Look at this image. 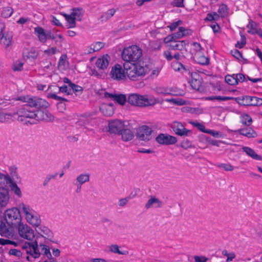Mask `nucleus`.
<instances>
[{
  "label": "nucleus",
  "instance_id": "obj_39",
  "mask_svg": "<svg viewBox=\"0 0 262 262\" xmlns=\"http://www.w3.org/2000/svg\"><path fill=\"white\" fill-rule=\"evenodd\" d=\"M63 16H64L66 20L70 24V26L69 28H74L76 26L75 22V18L73 17L71 14L68 15L67 14H64Z\"/></svg>",
  "mask_w": 262,
  "mask_h": 262
},
{
  "label": "nucleus",
  "instance_id": "obj_61",
  "mask_svg": "<svg viewBox=\"0 0 262 262\" xmlns=\"http://www.w3.org/2000/svg\"><path fill=\"white\" fill-rule=\"evenodd\" d=\"M235 79L237 82H243L246 80L245 76L241 73L235 74Z\"/></svg>",
  "mask_w": 262,
  "mask_h": 262
},
{
  "label": "nucleus",
  "instance_id": "obj_10",
  "mask_svg": "<svg viewBox=\"0 0 262 262\" xmlns=\"http://www.w3.org/2000/svg\"><path fill=\"white\" fill-rule=\"evenodd\" d=\"M19 235L27 240L31 241L34 237V231L27 224L20 223L17 226Z\"/></svg>",
  "mask_w": 262,
  "mask_h": 262
},
{
  "label": "nucleus",
  "instance_id": "obj_36",
  "mask_svg": "<svg viewBox=\"0 0 262 262\" xmlns=\"http://www.w3.org/2000/svg\"><path fill=\"white\" fill-rule=\"evenodd\" d=\"M104 46V44L102 42L98 41L96 42L94 44L91 45V50L92 51H88V54H91L93 52L98 51L102 49Z\"/></svg>",
  "mask_w": 262,
  "mask_h": 262
},
{
  "label": "nucleus",
  "instance_id": "obj_52",
  "mask_svg": "<svg viewBox=\"0 0 262 262\" xmlns=\"http://www.w3.org/2000/svg\"><path fill=\"white\" fill-rule=\"evenodd\" d=\"M48 97L49 98H53L55 100H60V101H67V99L64 98H63V97H59L57 95H56V94L55 93H50L48 94Z\"/></svg>",
  "mask_w": 262,
  "mask_h": 262
},
{
  "label": "nucleus",
  "instance_id": "obj_20",
  "mask_svg": "<svg viewBox=\"0 0 262 262\" xmlns=\"http://www.w3.org/2000/svg\"><path fill=\"white\" fill-rule=\"evenodd\" d=\"M171 67L174 71L181 72L186 77H187V74H190L189 69L186 68L183 64L178 61L173 62L171 63Z\"/></svg>",
  "mask_w": 262,
  "mask_h": 262
},
{
  "label": "nucleus",
  "instance_id": "obj_35",
  "mask_svg": "<svg viewBox=\"0 0 262 262\" xmlns=\"http://www.w3.org/2000/svg\"><path fill=\"white\" fill-rule=\"evenodd\" d=\"M114 100L122 105H124L125 102L127 101L125 95L122 94H116Z\"/></svg>",
  "mask_w": 262,
  "mask_h": 262
},
{
  "label": "nucleus",
  "instance_id": "obj_40",
  "mask_svg": "<svg viewBox=\"0 0 262 262\" xmlns=\"http://www.w3.org/2000/svg\"><path fill=\"white\" fill-rule=\"evenodd\" d=\"M225 81L230 85H235L237 84V82L235 79V74L232 75H228L225 76Z\"/></svg>",
  "mask_w": 262,
  "mask_h": 262
},
{
  "label": "nucleus",
  "instance_id": "obj_45",
  "mask_svg": "<svg viewBox=\"0 0 262 262\" xmlns=\"http://www.w3.org/2000/svg\"><path fill=\"white\" fill-rule=\"evenodd\" d=\"M232 55L238 60H241L242 58L244 61L245 63H248V60L244 58L242 56V54L237 49H234L231 51Z\"/></svg>",
  "mask_w": 262,
  "mask_h": 262
},
{
  "label": "nucleus",
  "instance_id": "obj_48",
  "mask_svg": "<svg viewBox=\"0 0 262 262\" xmlns=\"http://www.w3.org/2000/svg\"><path fill=\"white\" fill-rule=\"evenodd\" d=\"M198 62L202 65H207L209 63V59L204 55H200L198 58Z\"/></svg>",
  "mask_w": 262,
  "mask_h": 262
},
{
  "label": "nucleus",
  "instance_id": "obj_58",
  "mask_svg": "<svg viewBox=\"0 0 262 262\" xmlns=\"http://www.w3.org/2000/svg\"><path fill=\"white\" fill-rule=\"evenodd\" d=\"M57 174H58V173L56 172L53 175H51V174L48 175L46 177V178L45 179L44 182L43 183V186H46L47 185L48 183L51 180V179L55 178L57 176Z\"/></svg>",
  "mask_w": 262,
  "mask_h": 262
},
{
  "label": "nucleus",
  "instance_id": "obj_38",
  "mask_svg": "<svg viewBox=\"0 0 262 262\" xmlns=\"http://www.w3.org/2000/svg\"><path fill=\"white\" fill-rule=\"evenodd\" d=\"M81 9L79 8H74L73 9V11L71 13V15L75 18L76 20H78L79 21L81 20V16L82 13L81 12Z\"/></svg>",
  "mask_w": 262,
  "mask_h": 262
},
{
  "label": "nucleus",
  "instance_id": "obj_50",
  "mask_svg": "<svg viewBox=\"0 0 262 262\" xmlns=\"http://www.w3.org/2000/svg\"><path fill=\"white\" fill-rule=\"evenodd\" d=\"M24 65V62L20 61H16L13 64L12 66V69L14 71H21L23 69V66Z\"/></svg>",
  "mask_w": 262,
  "mask_h": 262
},
{
  "label": "nucleus",
  "instance_id": "obj_26",
  "mask_svg": "<svg viewBox=\"0 0 262 262\" xmlns=\"http://www.w3.org/2000/svg\"><path fill=\"white\" fill-rule=\"evenodd\" d=\"M100 111L106 116H111L114 113V105H108L106 103L100 106Z\"/></svg>",
  "mask_w": 262,
  "mask_h": 262
},
{
  "label": "nucleus",
  "instance_id": "obj_31",
  "mask_svg": "<svg viewBox=\"0 0 262 262\" xmlns=\"http://www.w3.org/2000/svg\"><path fill=\"white\" fill-rule=\"evenodd\" d=\"M38 229L45 235V236L41 235L42 236H43L45 238L50 240L51 242H53L52 239V237H53V234L49 229L46 227L42 226L39 227Z\"/></svg>",
  "mask_w": 262,
  "mask_h": 262
},
{
  "label": "nucleus",
  "instance_id": "obj_53",
  "mask_svg": "<svg viewBox=\"0 0 262 262\" xmlns=\"http://www.w3.org/2000/svg\"><path fill=\"white\" fill-rule=\"evenodd\" d=\"M13 245L14 246H17V243L12 241L9 239L1 238V245Z\"/></svg>",
  "mask_w": 262,
  "mask_h": 262
},
{
  "label": "nucleus",
  "instance_id": "obj_3",
  "mask_svg": "<svg viewBox=\"0 0 262 262\" xmlns=\"http://www.w3.org/2000/svg\"><path fill=\"white\" fill-rule=\"evenodd\" d=\"M127 102L133 105L139 107L152 106L157 103L156 99H148L144 96L137 94H130L128 97Z\"/></svg>",
  "mask_w": 262,
  "mask_h": 262
},
{
  "label": "nucleus",
  "instance_id": "obj_33",
  "mask_svg": "<svg viewBox=\"0 0 262 262\" xmlns=\"http://www.w3.org/2000/svg\"><path fill=\"white\" fill-rule=\"evenodd\" d=\"M13 118H16L15 113H7L4 112H1V122H8L9 120H12Z\"/></svg>",
  "mask_w": 262,
  "mask_h": 262
},
{
  "label": "nucleus",
  "instance_id": "obj_7",
  "mask_svg": "<svg viewBox=\"0 0 262 262\" xmlns=\"http://www.w3.org/2000/svg\"><path fill=\"white\" fill-rule=\"evenodd\" d=\"M19 207L25 214L26 219L28 223L36 227L40 225L41 220L37 216L34 215L32 213V210L30 208L29 206H26L24 203H21L19 205Z\"/></svg>",
  "mask_w": 262,
  "mask_h": 262
},
{
  "label": "nucleus",
  "instance_id": "obj_64",
  "mask_svg": "<svg viewBox=\"0 0 262 262\" xmlns=\"http://www.w3.org/2000/svg\"><path fill=\"white\" fill-rule=\"evenodd\" d=\"M57 50L56 47H52L49 49L45 50L44 52L48 55H52L55 54L56 53Z\"/></svg>",
  "mask_w": 262,
  "mask_h": 262
},
{
  "label": "nucleus",
  "instance_id": "obj_29",
  "mask_svg": "<svg viewBox=\"0 0 262 262\" xmlns=\"http://www.w3.org/2000/svg\"><path fill=\"white\" fill-rule=\"evenodd\" d=\"M243 150L246 153V154L252 159L257 160H262V157L256 154L255 151L250 147L244 146L242 147Z\"/></svg>",
  "mask_w": 262,
  "mask_h": 262
},
{
  "label": "nucleus",
  "instance_id": "obj_17",
  "mask_svg": "<svg viewBox=\"0 0 262 262\" xmlns=\"http://www.w3.org/2000/svg\"><path fill=\"white\" fill-rule=\"evenodd\" d=\"M14 226H7L3 221H1V236L8 238L13 236V227Z\"/></svg>",
  "mask_w": 262,
  "mask_h": 262
},
{
  "label": "nucleus",
  "instance_id": "obj_62",
  "mask_svg": "<svg viewBox=\"0 0 262 262\" xmlns=\"http://www.w3.org/2000/svg\"><path fill=\"white\" fill-rule=\"evenodd\" d=\"M182 23V21L179 20L177 21L172 23L170 25L168 26V27L169 28L170 31H172L174 30L178 26L181 25Z\"/></svg>",
  "mask_w": 262,
  "mask_h": 262
},
{
  "label": "nucleus",
  "instance_id": "obj_8",
  "mask_svg": "<svg viewBox=\"0 0 262 262\" xmlns=\"http://www.w3.org/2000/svg\"><path fill=\"white\" fill-rule=\"evenodd\" d=\"M234 99L239 104L242 105L259 106L262 105V99L257 97L245 96Z\"/></svg>",
  "mask_w": 262,
  "mask_h": 262
},
{
  "label": "nucleus",
  "instance_id": "obj_12",
  "mask_svg": "<svg viewBox=\"0 0 262 262\" xmlns=\"http://www.w3.org/2000/svg\"><path fill=\"white\" fill-rule=\"evenodd\" d=\"M187 78H190L189 83L192 88L197 91H200L202 86V79L199 74L196 72H191L187 75Z\"/></svg>",
  "mask_w": 262,
  "mask_h": 262
},
{
  "label": "nucleus",
  "instance_id": "obj_11",
  "mask_svg": "<svg viewBox=\"0 0 262 262\" xmlns=\"http://www.w3.org/2000/svg\"><path fill=\"white\" fill-rule=\"evenodd\" d=\"M125 123V121L118 119L110 121L108 123V132L111 134L119 135L126 125Z\"/></svg>",
  "mask_w": 262,
  "mask_h": 262
},
{
  "label": "nucleus",
  "instance_id": "obj_59",
  "mask_svg": "<svg viewBox=\"0 0 262 262\" xmlns=\"http://www.w3.org/2000/svg\"><path fill=\"white\" fill-rule=\"evenodd\" d=\"M9 253L10 255H14L17 257H20L22 254V253L20 250L15 249H10L9 251Z\"/></svg>",
  "mask_w": 262,
  "mask_h": 262
},
{
  "label": "nucleus",
  "instance_id": "obj_30",
  "mask_svg": "<svg viewBox=\"0 0 262 262\" xmlns=\"http://www.w3.org/2000/svg\"><path fill=\"white\" fill-rule=\"evenodd\" d=\"M35 32L38 36L39 40L41 42H45L47 41V32L41 27H36L34 29Z\"/></svg>",
  "mask_w": 262,
  "mask_h": 262
},
{
  "label": "nucleus",
  "instance_id": "obj_55",
  "mask_svg": "<svg viewBox=\"0 0 262 262\" xmlns=\"http://www.w3.org/2000/svg\"><path fill=\"white\" fill-rule=\"evenodd\" d=\"M184 0H173L171 3V5L173 7H184Z\"/></svg>",
  "mask_w": 262,
  "mask_h": 262
},
{
  "label": "nucleus",
  "instance_id": "obj_41",
  "mask_svg": "<svg viewBox=\"0 0 262 262\" xmlns=\"http://www.w3.org/2000/svg\"><path fill=\"white\" fill-rule=\"evenodd\" d=\"M234 98L230 97H226V96H211L206 98V99L209 100H217L219 101H226L228 100H232L234 99Z\"/></svg>",
  "mask_w": 262,
  "mask_h": 262
},
{
  "label": "nucleus",
  "instance_id": "obj_16",
  "mask_svg": "<svg viewBox=\"0 0 262 262\" xmlns=\"http://www.w3.org/2000/svg\"><path fill=\"white\" fill-rule=\"evenodd\" d=\"M172 128L174 132L180 136H187L190 130L184 127L183 125L179 122H174Z\"/></svg>",
  "mask_w": 262,
  "mask_h": 262
},
{
  "label": "nucleus",
  "instance_id": "obj_63",
  "mask_svg": "<svg viewBox=\"0 0 262 262\" xmlns=\"http://www.w3.org/2000/svg\"><path fill=\"white\" fill-rule=\"evenodd\" d=\"M129 199H130L129 197H126V198L119 200V202H118L119 206H121V207L124 206L127 204V203L128 202Z\"/></svg>",
  "mask_w": 262,
  "mask_h": 262
},
{
  "label": "nucleus",
  "instance_id": "obj_32",
  "mask_svg": "<svg viewBox=\"0 0 262 262\" xmlns=\"http://www.w3.org/2000/svg\"><path fill=\"white\" fill-rule=\"evenodd\" d=\"M240 122L245 126H249L252 123V119L249 115L244 114L240 116Z\"/></svg>",
  "mask_w": 262,
  "mask_h": 262
},
{
  "label": "nucleus",
  "instance_id": "obj_42",
  "mask_svg": "<svg viewBox=\"0 0 262 262\" xmlns=\"http://www.w3.org/2000/svg\"><path fill=\"white\" fill-rule=\"evenodd\" d=\"M169 49L170 50H182L183 48H182L181 44L179 41L175 40L173 41L172 43H170L169 45Z\"/></svg>",
  "mask_w": 262,
  "mask_h": 262
},
{
  "label": "nucleus",
  "instance_id": "obj_9",
  "mask_svg": "<svg viewBox=\"0 0 262 262\" xmlns=\"http://www.w3.org/2000/svg\"><path fill=\"white\" fill-rule=\"evenodd\" d=\"M154 130L147 125L140 127L137 132V138L144 142H148L152 139V133Z\"/></svg>",
  "mask_w": 262,
  "mask_h": 262
},
{
  "label": "nucleus",
  "instance_id": "obj_47",
  "mask_svg": "<svg viewBox=\"0 0 262 262\" xmlns=\"http://www.w3.org/2000/svg\"><path fill=\"white\" fill-rule=\"evenodd\" d=\"M189 123L193 125L194 126L197 127L198 129H199L200 131L203 132V133H207L208 130H206L205 129V126L200 123H199L198 122H193V121H190Z\"/></svg>",
  "mask_w": 262,
  "mask_h": 262
},
{
  "label": "nucleus",
  "instance_id": "obj_19",
  "mask_svg": "<svg viewBox=\"0 0 262 262\" xmlns=\"http://www.w3.org/2000/svg\"><path fill=\"white\" fill-rule=\"evenodd\" d=\"M13 34L12 32H7L3 34L1 36V41L5 45V49L6 51H9L11 45Z\"/></svg>",
  "mask_w": 262,
  "mask_h": 262
},
{
  "label": "nucleus",
  "instance_id": "obj_56",
  "mask_svg": "<svg viewBox=\"0 0 262 262\" xmlns=\"http://www.w3.org/2000/svg\"><path fill=\"white\" fill-rule=\"evenodd\" d=\"M71 91L76 93V92H80L82 93L83 91V88L79 85H76L75 84H72V87L71 88Z\"/></svg>",
  "mask_w": 262,
  "mask_h": 262
},
{
  "label": "nucleus",
  "instance_id": "obj_34",
  "mask_svg": "<svg viewBox=\"0 0 262 262\" xmlns=\"http://www.w3.org/2000/svg\"><path fill=\"white\" fill-rule=\"evenodd\" d=\"M110 251L115 254H118L120 255H127L128 254L127 251H120L119 250V247L117 245H111L108 246Z\"/></svg>",
  "mask_w": 262,
  "mask_h": 262
},
{
  "label": "nucleus",
  "instance_id": "obj_49",
  "mask_svg": "<svg viewBox=\"0 0 262 262\" xmlns=\"http://www.w3.org/2000/svg\"><path fill=\"white\" fill-rule=\"evenodd\" d=\"M179 30L181 31L183 37L190 36L192 33V31L191 29H185L183 27H179Z\"/></svg>",
  "mask_w": 262,
  "mask_h": 262
},
{
  "label": "nucleus",
  "instance_id": "obj_46",
  "mask_svg": "<svg viewBox=\"0 0 262 262\" xmlns=\"http://www.w3.org/2000/svg\"><path fill=\"white\" fill-rule=\"evenodd\" d=\"M13 12V10L11 7H6L4 8L1 15L5 18H7L12 14Z\"/></svg>",
  "mask_w": 262,
  "mask_h": 262
},
{
  "label": "nucleus",
  "instance_id": "obj_15",
  "mask_svg": "<svg viewBox=\"0 0 262 262\" xmlns=\"http://www.w3.org/2000/svg\"><path fill=\"white\" fill-rule=\"evenodd\" d=\"M110 75L113 79L116 80H121L125 78V70L119 64H116L112 67Z\"/></svg>",
  "mask_w": 262,
  "mask_h": 262
},
{
  "label": "nucleus",
  "instance_id": "obj_37",
  "mask_svg": "<svg viewBox=\"0 0 262 262\" xmlns=\"http://www.w3.org/2000/svg\"><path fill=\"white\" fill-rule=\"evenodd\" d=\"M90 180V175L88 173L81 174L76 178L77 182L79 184H83L86 182H89Z\"/></svg>",
  "mask_w": 262,
  "mask_h": 262
},
{
  "label": "nucleus",
  "instance_id": "obj_1",
  "mask_svg": "<svg viewBox=\"0 0 262 262\" xmlns=\"http://www.w3.org/2000/svg\"><path fill=\"white\" fill-rule=\"evenodd\" d=\"M22 100L27 104L15 113L17 119L20 122L25 121L27 118L37 119V111L30 110L29 107L46 108L49 106L46 100L36 97L26 96Z\"/></svg>",
  "mask_w": 262,
  "mask_h": 262
},
{
  "label": "nucleus",
  "instance_id": "obj_5",
  "mask_svg": "<svg viewBox=\"0 0 262 262\" xmlns=\"http://www.w3.org/2000/svg\"><path fill=\"white\" fill-rule=\"evenodd\" d=\"M3 219L8 226H16L21 222V220L20 212L16 208L6 210Z\"/></svg>",
  "mask_w": 262,
  "mask_h": 262
},
{
  "label": "nucleus",
  "instance_id": "obj_51",
  "mask_svg": "<svg viewBox=\"0 0 262 262\" xmlns=\"http://www.w3.org/2000/svg\"><path fill=\"white\" fill-rule=\"evenodd\" d=\"M246 43V38L244 35H241V41H238L235 44V47L241 49L243 48V47Z\"/></svg>",
  "mask_w": 262,
  "mask_h": 262
},
{
  "label": "nucleus",
  "instance_id": "obj_14",
  "mask_svg": "<svg viewBox=\"0 0 262 262\" xmlns=\"http://www.w3.org/2000/svg\"><path fill=\"white\" fill-rule=\"evenodd\" d=\"M156 141L160 144L171 145L175 144L177 139L174 136L161 133L156 138Z\"/></svg>",
  "mask_w": 262,
  "mask_h": 262
},
{
  "label": "nucleus",
  "instance_id": "obj_6",
  "mask_svg": "<svg viewBox=\"0 0 262 262\" xmlns=\"http://www.w3.org/2000/svg\"><path fill=\"white\" fill-rule=\"evenodd\" d=\"M23 249L25 250L27 254H29L26 257L28 261H32L31 258H36L40 256V253L38 249V245L36 241L33 243H26L23 246Z\"/></svg>",
  "mask_w": 262,
  "mask_h": 262
},
{
  "label": "nucleus",
  "instance_id": "obj_27",
  "mask_svg": "<svg viewBox=\"0 0 262 262\" xmlns=\"http://www.w3.org/2000/svg\"><path fill=\"white\" fill-rule=\"evenodd\" d=\"M48 90H51V91L58 90V93H65L68 95L72 94L71 88H69L66 85H63L60 87L50 85L48 87Z\"/></svg>",
  "mask_w": 262,
  "mask_h": 262
},
{
  "label": "nucleus",
  "instance_id": "obj_18",
  "mask_svg": "<svg viewBox=\"0 0 262 262\" xmlns=\"http://www.w3.org/2000/svg\"><path fill=\"white\" fill-rule=\"evenodd\" d=\"M110 56L107 55H104L99 58L96 62V65L99 70L106 69L108 65Z\"/></svg>",
  "mask_w": 262,
  "mask_h": 262
},
{
  "label": "nucleus",
  "instance_id": "obj_2",
  "mask_svg": "<svg viewBox=\"0 0 262 262\" xmlns=\"http://www.w3.org/2000/svg\"><path fill=\"white\" fill-rule=\"evenodd\" d=\"M142 55V50L135 45L124 48L121 54L123 60L128 62L138 61Z\"/></svg>",
  "mask_w": 262,
  "mask_h": 262
},
{
  "label": "nucleus",
  "instance_id": "obj_24",
  "mask_svg": "<svg viewBox=\"0 0 262 262\" xmlns=\"http://www.w3.org/2000/svg\"><path fill=\"white\" fill-rule=\"evenodd\" d=\"M154 205H155L156 208H160L162 206L163 203L156 197L152 196L148 200L145 205V207L146 209H149Z\"/></svg>",
  "mask_w": 262,
  "mask_h": 262
},
{
  "label": "nucleus",
  "instance_id": "obj_57",
  "mask_svg": "<svg viewBox=\"0 0 262 262\" xmlns=\"http://www.w3.org/2000/svg\"><path fill=\"white\" fill-rule=\"evenodd\" d=\"M91 75L92 76H96L97 78H102L104 75L102 72H99L95 69L91 70Z\"/></svg>",
  "mask_w": 262,
  "mask_h": 262
},
{
  "label": "nucleus",
  "instance_id": "obj_23",
  "mask_svg": "<svg viewBox=\"0 0 262 262\" xmlns=\"http://www.w3.org/2000/svg\"><path fill=\"white\" fill-rule=\"evenodd\" d=\"M37 120L42 119L48 121H53L54 119V116L47 110L45 111L37 110Z\"/></svg>",
  "mask_w": 262,
  "mask_h": 262
},
{
  "label": "nucleus",
  "instance_id": "obj_60",
  "mask_svg": "<svg viewBox=\"0 0 262 262\" xmlns=\"http://www.w3.org/2000/svg\"><path fill=\"white\" fill-rule=\"evenodd\" d=\"M194 259L195 262H207L208 260L207 258L203 256H194Z\"/></svg>",
  "mask_w": 262,
  "mask_h": 262
},
{
  "label": "nucleus",
  "instance_id": "obj_21",
  "mask_svg": "<svg viewBox=\"0 0 262 262\" xmlns=\"http://www.w3.org/2000/svg\"><path fill=\"white\" fill-rule=\"evenodd\" d=\"M119 135L121 136V139L124 142L129 141L134 137L133 132L126 127V125H125Z\"/></svg>",
  "mask_w": 262,
  "mask_h": 262
},
{
  "label": "nucleus",
  "instance_id": "obj_13",
  "mask_svg": "<svg viewBox=\"0 0 262 262\" xmlns=\"http://www.w3.org/2000/svg\"><path fill=\"white\" fill-rule=\"evenodd\" d=\"M4 179L7 185H8L11 190L14 192V193L20 197L21 196V191L20 189L18 187L16 183L14 182L13 179L10 177L8 174L1 173V179Z\"/></svg>",
  "mask_w": 262,
  "mask_h": 262
},
{
  "label": "nucleus",
  "instance_id": "obj_43",
  "mask_svg": "<svg viewBox=\"0 0 262 262\" xmlns=\"http://www.w3.org/2000/svg\"><path fill=\"white\" fill-rule=\"evenodd\" d=\"M115 12L116 11L114 9L108 10L106 12H105L102 15L101 18L102 20H106L110 19L111 17H112L114 15Z\"/></svg>",
  "mask_w": 262,
  "mask_h": 262
},
{
  "label": "nucleus",
  "instance_id": "obj_54",
  "mask_svg": "<svg viewBox=\"0 0 262 262\" xmlns=\"http://www.w3.org/2000/svg\"><path fill=\"white\" fill-rule=\"evenodd\" d=\"M155 91L159 94H168L167 89L164 87H156L155 89Z\"/></svg>",
  "mask_w": 262,
  "mask_h": 262
},
{
  "label": "nucleus",
  "instance_id": "obj_25",
  "mask_svg": "<svg viewBox=\"0 0 262 262\" xmlns=\"http://www.w3.org/2000/svg\"><path fill=\"white\" fill-rule=\"evenodd\" d=\"M9 190L1 187V207H5L9 201Z\"/></svg>",
  "mask_w": 262,
  "mask_h": 262
},
{
  "label": "nucleus",
  "instance_id": "obj_44",
  "mask_svg": "<svg viewBox=\"0 0 262 262\" xmlns=\"http://www.w3.org/2000/svg\"><path fill=\"white\" fill-rule=\"evenodd\" d=\"M218 13L222 17H224L228 14L227 6L224 4L221 5L218 9Z\"/></svg>",
  "mask_w": 262,
  "mask_h": 262
},
{
  "label": "nucleus",
  "instance_id": "obj_22",
  "mask_svg": "<svg viewBox=\"0 0 262 262\" xmlns=\"http://www.w3.org/2000/svg\"><path fill=\"white\" fill-rule=\"evenodd\" d=\"M235 132L248 138H254L257 136V134L254 129L249 126L239 129Z\"/></svg>",
  "mask_w": 262,
  "mask_h": 262
},
{
  "label": "nucleus",
  "instance_id": "obj_4",
  "mask_svg": "<svg viewBox=\"0 0 262 262\" xmlns=\"http://www.w3.org/2000/svg\"><path fill=\"white\" fill-rule=\"evenodd\" d=\"M123 67L125 71V75H126L128 78L133 81L136 80L138 77L143 76L146 73L145 68L140 65L125 63Z\"/></svg>",
  "mask_w": 262,
  "mask_h": 262
},
{
  "label": "nucleus",
  "instance_id": "obj_28",
  "mask_svg": "<svg viewBox=\"0 0 262 262\" xmlns=\"http://www.w3.org/2000/svg\"><path fill=\"white\" fill-rule=\"evenodd\" d=\"M38 56V53L34 48L26 49L23 52V57L24 58L29 59H35Z\"/></svg>",
  "mask_w": 262,
  "mask_h": 262
}]
</instances>
